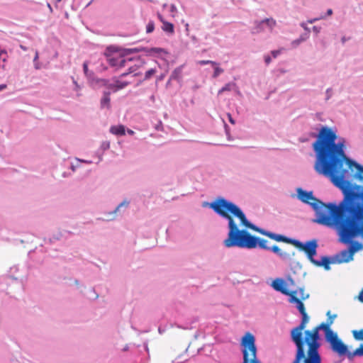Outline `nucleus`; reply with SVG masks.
<instances>
[{
    "label": "nucleus",
    "mask_w": 363,
    "mask_h": 363,
    "mask_svg": "<svg viewBox=\"0 0 363 363\" xmlns=\"http://www.w3.org/2000/svg\"><path fill=\"white\" fill-rule=\"evenodd\" d=\"M336 139L337 135L331 128L327 126L320 128L317 139L313 144V149L316 155L314 169L318 174L330 178L331 182L341 189L344 194L342 201L338 206L331 203L326 204L315 198L311 191L301 189L297 191L298 199L311 205L315 210V222L329 227L334 224L340 226L344 216L342 206L344 203H347V197L352 189L353 184L345 179L348 172L345 164L346 163L351 167L356 164L347 157L344 151V143H336Z\"/></svg>",
    "instance_id": "obj_1"
},
{
    "label": "nucleus",
    "mask_w": 363,
    "mask_h": 363,
    "mask_svg": "<svg viewBox=\"0 0 363 363\" xmlns=\"http://www.w3.org/2000/svg\"><path fill=\"white\" fill-rule=\"evenodd\" d=\"M210 207L217 214L228 220L229 232L228 238L223 241L226 247H238L252 249L258 246L261 249L271 250L284 261L291 260L295 256L296 252L293 250L283 251L277 245L270 247L267 245L268 241L267 240L252 235L245 230H239L229 213L239 218L241 224L247 228L253 230L262 235L263 234L261 232L270 233L249 222L245 213L235 203L223 198H218L210 203Z\"/></svg>",
    "instance_id": "obj_2"
},
{
    "label": "nucleus",
    "mask_w": 363,
    "mask_h": 363,
    "mask_svg": "<svg viewBox=\"0 0 363 363\" xmlns=\"http://www.w3.org/2000/svg\"><path fill=\"white\" fill-rule=\"evenodd\" d=\"M355 167L357 169L356 177L360 182L363 181V167L355 164ZM347 199V203L342 206V211L344 212L340 225L342 235L347 239L358 235L363 237V187L353 184Z\"/></svg>",
    "instance_id": "obj_3"
},
{
    "label": "nucleus",
    "mask_w": 363,
    "mask_h": 363,
    "mask_svg": "<svg viewBox=\"0 0 363 363\" xmlns=\"http://www.w3.org/2000/svg\"><path fill=\"white\" fill-rule=\"evenodd\" d=\"M330 327L327 323H322L312 330L304 332L303 357L301 359V363H321V357L318 352L319 330H323L326 333L331 330Z\"/></svg>",
    "instance_id": "obj_4"
},
{
    "label": "nucleus",
    "mask_w": 363,
    "mask_h": 363,
    "mask_svg": "<svg viewBox=\"0 0 363 363\" xmlns=\"http://www.w3.org/2000/svg\"><path fill=\"white\" fill-rule=\"evenodd\" d=\"M297 291H292V294L289 296V302L296 304V307L302 315V320L299 325L293 328L291 331V338L296 346V350L301 353L303 352V345L304 343L302 331L306 327L309 318L306 313L304 304L300 298L296 297Z\"/></svg>",
    "instance_id": "obj_5"
},
{
    "label": "nucleus",
    "mask_w": 363,
    "mask_h": 363,
    "mask_svg": "<svg viewBox=\"0 0 363 363\" xmlns=\"http://www.w3.org/2000/svg\"><path fill=\"white\" fill-rule=\"evenodd\" d=\"M261 233L263 234V235H265L277 242H283L287 244L293 245L298 250L303 251L307 255L308 259L311 262H314L313 256L316 254V248L318 247L315 240L308 241L303 244L297 240L287 238L283 235L276 234L274 233Z\"/></svg>",
    "instance_id": "obj_6"
},
{
    "label": "nucleus",
    "mask_w": 363,
    "mask_h": 363,
    "mask_svg": "<svg viewBox=\"0 0 363 363\" xmlns=\"http://www.w3.org/2000/svg\"><path fill=\"white\" fill-rule=\"evenodd\" d=\"M240 344L242 347H246L248 350V353H250V363H260L257 357L255 337L252 333L249 332L246 333L242 337ZM303 357V353H301L296 350L295 359L292 363H301V359Z\"/></svg>",
    "instance_id": "obj_7"
},
{
    "label": "nucleus",
    "mask_w": 363,
    "mask_h": 363,
    "mask_svg": "<svg viewBox=\"0 0 363 363\" xmlns=\"http://www.w3.org/2000/svg\"><path fill=\"white\" fill-rule=\"evenodd\" d=\"M57 269L53 276V281L57 284H60L62 281L66 280L67 277V271L65 265L60 266V262H56Z\"/></svg>",
    "instance_id": "obj_8"
},
{
    "label": "nucleus",
    "mask_w": 363,
    "mask_h": 363,
    "mask_svg": "<svg viewBox=\"0 0 363 363\" xmlns=\"http://www.w3.org/2000/svg\"><path fill=\"white\" fill-rule=\"evenodd\" d=\"M287 283L282 279H276L272 282V287L277 291L281 294L290 296L292 294V291H289L287 289Z\"/></svg>",
    "instance_id": "obj_9"
},
{
    "label": "nucleus",
    "mask_w": 363,
    "mask_h": 363,
    "mask_svg": "<svg viewBox=\"0 0 363 363\" xmlns=\"http://www.w3.org/2000/svg\"><path fill=\"white\" fill-rule=\"evenodd\" d=\"M353 259V256L350 253V250H344L340 252L338 254L335 255L333 258V263H343V262H349Z\"/></svg>",
    "instance_id": "obj_10"
},
{
    "label": "nucleus",
    "mask_w": 363,
    "mask_h": 363,
    "mask_svg": "<svg viewBox=\"0 0 363 363\" xmlns=\"http://www.w3.org/2000/svg\"><path fill=\"white\" fill-rule=\"evenodd\" d=\"M331 348L332 350L337 352L340 355L345 354L347 352V347L345 345L342 341L340 339L334 340L333 342H332Z\"/></svg>",
    "instance_id": "obj_11"
},
{
    "label": "nucleus",
    "mask_w": 363,
    "mask_h": 363,
    "mask_svg": "<svg viewBox=\"0 0 363 363\" xmlns=\"http://www.w3.org/2000/svg\"><path fill=\"white\" fill-rule=\"evenodd\" d=\"M158 18L160 20V21L162 23V30L167 33L173 34L174 33V25L172 23L164 21L163 17L160 14L158 15Z\"/></svg>",
    "instance_id": "obj_12"
},
{
    "label": "nucleus",
    "mask_w": 363,
    "mask_h": 363,
    "mask_svg": "<svg viewBox=\"0 0 363 363\" xmlns=\"http://www.w3.org/2000/svg\"><path fill=\"white\" fill-rule=\"evenodd\" d=\"M109 131L113 135L122 136L125 134V127L123 125H112Z\"/></svg>",
    "instance_id": "obj_13"
},
{
    "label": "nucleus",
    "mask_w": 363,
    "mask_h": 363,
    "mask_svg": "<svg viewBox=\"0 0 363 363\" xmlns=\"http://www.w3.org/2000/svg\"><path fill=\"white\" fill-rule=\"evenodd\" d=\"M62 238V234L61 232H57L52 235V236L49 238H44V242L45 244H55L57 241H59Z\"/></svg>",
    "instance_id": "obj_14"
},
{
    "label": "nucleus",
    "mask_w": 363,
    "mask_h": 363,
    "mask_svg": "<svg viewBox=\"0 0 363 363\" xmlns=\"http://www.w3.org/2000/svg\"><path fill=\"white\" fill-rule=\"evenodd\" d=\"M312 263H313L315 265L318 267L323 266L325 268V269L329 270L330 268V264L333 262V261H330V259L328 257H323L321 258V262L314 259V262H312Z\"/></svg>",
    "instance_id": "obj_15"
},
{
    "label": "nucleus",
    "mask_w": 363,
    "mask_h": 363,
    "mask_svg": "<svg viewBox=\"0 0 363 363\" xmlns=\"http://www.w3.org/2000/svg\"><path fill=\"white\" fill-rule=\"evenodd\" d=\"M128 84H129V82H128L121 81L119 79H113V83L110 84L109 86L111 89L115 88L116 89L115 91H117L118 89H123Z\"/></svg>",
    "instance_id": "obj_16"
},
{
    "label": "nucleus",
    "mask_w": 363,
    "mask_h": 363,
    "mask_svg": "<svg viewBox=\"0 0 363 363\" xmlns=\"http://www.w3.org/2000/svg\"><path fill=\"white\" fill-rule=\"evenodd\" d=\"M111 107V98L110 93L105 92L101 99V108H109Z\"/></svg>",
    "instance_id": "obj_17"
},
{
    "label": "nucleus",
    "mask_w": 363,
    "mask_h": 363,
    "mask_svg": "<svg viewBox=\"0 0 363 363\" xmlns=\"http://www.w3.org/2000/svg\"><path fill=\"white\" fill-rule=\"evenodd\" d=\"M255 24V26L253 28V30L252 32V33H259L264 31V20L261 21H256Z\"/></svg>",
    "instance_id": "obj_18"
},
{
    "label": "nucleus",
    "mask_w": 363,
    "mask_h": 363,
    "mask_svg": "<svg viewBox=\"0 0 363 363\" xmlns=\"http://www.w3.org/2000/svg\"><path fill=\"white\" fill-rule=\"evenodd\" d=\"M182 69L181 67H178L177 69H175L172 74H171V77H170V79H175V80H179L181 79L182 78Z\"/></svg>",
    "instance_id": "obj_19"
},
{
    "label": "nucleus",
    "mask_w": 363,
    "mask_h": 363,
    "mask_svg": "<svg viewBox=\"0 0 363 363\" xmlns=\"http://www.w3.org/2000/svg\"><path fill=\"white\" fill-rule=\"evenodd\" d=\"M325 338H326V340L328 342H330V345L332 344V342H333V340L335 339V340H338L339 339L337 337V334L333 333L331 330L325 333Z\"/></svg>",
    "instance_id": "obj_20"
},
{
    "label": "nucleus",
    "mask_w": 363,
    "mask_h": 363,
    "mask_svg": "<svg viewBox=\"0 0 363 363\" xmlns=\"http://www.w3.org/2000/svg\"><path fill=\"white\" fill-rule=\"evenodd\" d=\"M264 25H266L270 31H272L273 28L276 26L277 22L272 18H265L264 20Z\"/></svg>",
    "instance_id": "obj_21"
},
{
    "label": "nucleus",
    "mask_w": 363,
    "mask_h": 363,
    "mask_svg": "<svg viewBox=\"0 0 363 363\" xmlns=\"http://www.w3.org/2000/svg\"><path fill=\"white\" fill-rule=\"evenodd\" d=\"M362 247V245L358 242H354L350 245L349 247V250L352 256H354V254L357 252L359 250H360Z\"/></svg>",
    "instance_id": "obj_22"
},
{
    "label": "nucleus",
    "mask_w": 363,
    "mask_h": 363,
    "mask_svg": "<svg viewBox=\"0 0 363 363\" xmlns=\"http://www.w3.org/2000/svg\"><path fill=\"white\" fill-rule=\"evenodd\" d=\"M352 335L356 340L363 341V329H361L359 330H353Z\"/></svg>",
    "instance_id": "obj_23"
},
{
    "label": "nucleus",
    "mask_w": 363,
    "mask_h": 363,
    "mask_svg": "<svg viewBox=\"0 0 363 363\" xmlns=\"http://www.w3.org/2000/svg\"><path fill=\"white\" fill-rule=\"evenodd\" d=\"M120 56H111L108 57V61L111 66L112 67H118V61Z\"/></svg>",
    "instance_id": "obj_24"
},
{
    "label": "nucleus",
    "mask_w": 363,
    "mask_h": 363,
    "mask_svg": "<svg viewBox=\"0 0 363 363\" xmlns=\"http://www.w3.org/2000/svg\"><path fill=\"white\" fill-rule=\"evenodd\" d=\"M132 60H133L132 58L125 59L123 57L120 56L119 59L118 60V67H124L128 62H130Z\"/></svg>",
    "instance_id": "obj_25"
},
{
    "label": "nucleus",
    "mask_w": 363,
    "mask_h": 363,
    "mask_svg": "<svg viewBox=\"0 0 363 363\" xmlns=\"http://www.w3.org/2000/svg\"><path fill=\"white\" fill-rule=\"evenodd\" d=\"M242 354H243V362L242 363H250V353H248V350L246 347H242Z\"/></svg>",
    "instance_id": "obj_26"
},
{
    "label": "nucleus",
    "mask_w": 363,
    "mask_h": 363,
    "mask_svg": "<svg viewBox=\"0 0 363 363\" xmlns=\"http://www.w3.org/2000/svg\"><path fill=\"white\" fill-rule=\"evenodd\" d=\"M235 86V84H232V83L226 84L223 88H221L218 91V94H221L224 91H230L232 89L233 86Z\"/></svg>",
    "instance_id": "obj_27"
},
{
    "label": "nucleus",
    "mask_w": 363,
    "mask_h": 363,
    "mask_svg": "<svg viewBox=\"0 0 363 363\" xmlns=\"http://www.w3.org/2000/svg\"><path fill=\"white\" fill-rule=\"evenodd\" d=\"M213 67H214V72H213V78H216L218 77L221 73H223L224 72L223 69L219 67L217 65H213Z\"/></svg>",
    "instance_id": "obj_28"
},
{
    "label": "nucleus",
    "mask_w": 363,
    "mask_h": 363,
    "mask_svg": "<svg viewBox=\"0 0 363 363\" xmlns=\"http://www.w3.org/2000/svg\"><path fill=\"white\" fill-rule=\"evenodd\" d=\"M154 29H155L154 22L152 21H149L146 26V32L147 33H150L153 32Z\"/></svg>",
    "instance_id": "obj_29"
},
{
    "label": "nucleus",
    "mask_w": 363,
    "mask_h": 363,
    "mask_svg": "<svg viewBox=\"0 0 363 363\" xmlns=\"http://www.w3.org/2000/svg\"><path fill=\"white\" fill-rule=\"evenodd\" d=\"M327 315L328 316V318L327 319L326 323L330 326L333 323L334 319L336 318L337 315H331L330 311L327 313Z\"/></svg>",
    "instance_id": "obj_30"
},
{
    "label": "nucleus",
    "mask_w": 363,
    "mask_h": 363,
    "mask_svg": "<svg viewBox=\"0 0 363 363\" xmlns=\"http://www.w3.org/2000/svg\"><path fill=\"white\" fill-rule=\"evenodd\" d=\"M155 73H156V70L155 69H150L147 70L145 74V80L149 79Z\"/></svg>",
    "instance_id": "obj_31"
},
{
    "label": "nucleus",
    "mask_w": 363,
    "mask_h": 363,
    "mask_svg": "<svg viewBox=\"0 0 363 363\" xmlns=\"http://www.w3.org/2000/svg\"><path fill=\"white\" fill-rule=\"evenodd\" d=\"M353 355L363 356V345H361L359 348L355 350Z\"/></svg>",
    "instance_id": "obj_32"
},
{
    "label": "nucleus",
    "mask_w": 363,
    "mask_h": 363,
    "mask_svg": "<svg viewBox=\"0 0 363 363\" xmlns=\"http://www.w3.org/2000/svg\"><path fill=\"white\" fill-rule=\"evenodd\" d=\"M198 64H199L201 65H207V64H211L212 65H217V62H216L214 61H211V60H200L198 62Z\"/></svg>",
    "instance_id": "obj_33"
},
{
    "label": "nucleus",
    "mask_w": 363,
    "mask_h": 363,
    "mask_svg": "<svg viewBox=\"0 0 363 363\" xmlns=\"http://www.w3.org/2000/svg\"><path fill=\"white\" fill-rule=\"evenodd\" d=\"M299 294L301 296V300H305L308 298V294H305L303 289H299Z\"/></svg>",
    "instance_id": "obj_34"
},
{
    "label": "nucleus",
    "mask_w": 363,
    "mask_h": 363,
    "mask_svg": "<svg viewBox=\"0 0 363 363\" xmlns=\"http://www.w3.org/2000/svg\"><path fill=\"white\" fill-rule=\"evenodd\" d=\"M135 70H136V69L134 68L133 67H130L128 69V72L123 73L120 77H123L126 76L127 74L135 72Z\"/></svg>",
    "instance_id": "obj_35"
},
{
    "label": "nucleus",
    "mask_w": 363,
    "mask_h": 363,
    "mask_svg": "<svg viewBox=\"0 0 363 363\" xmlns=\"http://www.w3.org/2000/svg\"><path fill=\"white\" fill-rule=\"evenodd\" d=\"M129 204V203L128 201H123L122 202L120 205L118 206V207L116 208L115 210V212H116L117 211H118V209L120 208V207L121 206H128Z\"/></svg>",
    "instance_id": "obj_36"
},
{
    "label": "nucleus",
    "mask_w": 363,
    "mask_h": 363,
    "mask_svg": "<svg viewBox=\"0 0 363 363\" xmlns=\"http://www.w3.org/2000/svg\"><path fill=\"white\" fill-rule=\"evenodd\" d=\"M271 53H272L273 57L276 58L281 53V50H273V51H272Z\"/></svg>",
    "instance_id": "obj_37"
},
{
    "label": "nucleus",
    "mask_w": 363,
    "mask_h": 363,
    "mask_svg": "<svg viewBox=\"0 0 363 363\" xmlns=\"http://www.w3.org/2000/svg\"><path fill=\"white\" fill-rule=\"evenodd\" d=\"M163 50L162 48H154L151 49V51H152L155 53H160Z\"/></svg>",
    "instance_id": "obj_38"
},
{
    "label": "nucleus",
    "mask_w": 363,
    "mask_h": 363,
    "mask_svg": "<svg viewBox=\"0 0 363 363\" xmlns=\"http://www.w3.org/2000/svg\"><path fill=\"white\" fill-rule=\"evenodd\" d=\"M358 299L360 302L363 303V289L358 295Z\"/></svg>",
    "instance_id": "obj_39"
},
{
    "label": "nucleus",
    "mask_w": 363,
    "mask_h": 363,
    "mask_svg": "<svg viewBox=\"0 0 363 363\" xmlns=\"http://www.w3.org/2000/svg\"><path fill=\"white\" fill-rule=\"evenodd\" d=\"M271 57L269 55L264 57V61L267 65H269L271 62Z\"/></svg>",
    "instance_id": "obj_40"
},
{
    "label": "nucleus",
    "mask_w": 363,
    "mask_h": 363,
    "mask_svg": "<svg viewBox=\"0 0 363 363\" xmlns=\"http://www.w3.org/2000/svg\"><path fill=\"white\" fill-rule=\"evenodd\" d=\"M227 115H228V120H229L230 123H232V124H235V121L232 118L231 114L230 113H228Z\"/></svg>",
    "instance_id": "obj_41"
},
{
    "label": "nucleus",
    "mask_w": 363,
    "mask_h": 363,
    "mask_svg": "<svg viewBox=\"0 0 363 363\" xmlns=\"http://www.w3.org/2000/svg\"><path fill=\"white\" fill-rule=\"evenodd\" d=\"M6 50L5 49L0 48V58L2 57V55H6Z\"/></svg>",
    "instance_id": "obj_42"
},
{
    "label": "nucleus",
    "mask_w": 363,
    "mask_h": 363,
    "mask_svg": "<svg viewBox=\"0 0 363 363\" xmlns=\"http://www.w3.org/2000/svg\"><path fill=\"white\" fill-rule=\"evenodd\" d=\"M7 57H8V55L7 54H6V55H2V57L0 58V61H2L3 64H4V62H6V60H7Z\"/></svg>",
    "instance_id": "obj_43"
},
{
    "label": "nucleus",
    "mask_w": 363,
    "mask_h": 363,
    "mask_svg": "<svg viewBox=\"0 0 363 363\" xmlns=\"http://www.w3.org/2000/svg\"><path fill=\"white\" fill-rule=\"evenodd\" d=\"M7 87V85L6 84H0V91H4Z\"/></svg>",
    "instance_id": "obj_44"
},
{
    "label": "nucleus",
    "mask_w": 363,
    "mask_h": 363,
    "mask_svg": "<svg viewBox=\"0 0 363 363\" xmlns=\"http://www.w3.org/2000/svg\"><path fill=\"white\" fill-rule=\"evenodd\" d=\"M287 281H288V282H289L291 285H294V281L293 280V279H292V278L289 277V278L287 279Z\"/></svg>",
    "instance_id": "obj_45"
},
{
    "label": "nucleus",
    "mask_w": 363,
    "mask_h": 363,
    "mask_svg": "<svg viewBox=\"0 0 363 363\" xmlns=\"http://www.w3.org/2000/svg\"><path fill=\"white\" fill-rule=\"evenodd\" d=\"M9 277L12 279H13V280H16V281L18 279V277H15L13 275H9Z\"/></svg>",
    "instance_id": "obj_46"
},
{
    "label": "nucleus",
    "mask_w": 363,
    "mask_h": 363,
    "mask_svg": "<svg viewBox=\"0 0 363 363\" xmlns=\"http://www.w3.org/2000/svg\"><path fill=\"white\" fill-rule=\"evenodd\" d=\"M127 132L129 135H133L134 134V131L130 130V129H128L127 130Z\"/></svg>",
    "instance_id": "obj_47"
},
{
    "label": "nucleus",
    "mask_w": 363,
    "mask_h": 363,
    "mask_svg": "<svg viewBox=\"0 0 363 363\" xmlns=\"http://www.w3.org/2000/svg\"><path fill=\"white\" fill-rule=\"evenodd\" d=\"M332 13H333V11H332V9H328V10L327 11V14H328V16L332 15Z\"/></svg>",
    "instance_id": "obj_48"
},
{
    "label": "nucleus",
    "mask_w": 363,
    "mask_h": 363,
    "mask_svg": "<svg viewBox=\"0 0 363 363\" xmlns=\"http://www.w3.org/2000/svg\"><path fill=\"white\" fill-rule=\"evenodd\" d=\"M1 68L2 69L5 70V69H6V66H5V65H4V64H2V65H1V64H0V69H1Z\"/></svg>",
    "instance_id": "obj_49"
},
{
    "label": "nucleus",
    "mask_w": 363,
    "mask_h": 363,
    "mask_svg": "<svg viewBox=\"0 0 363 363\" xmlns=\"http://www.w3.org/2000/svg\"><path fill=\"white\" fill-rule=\"evenodd\" d=\"M10 270L11 272H12L13 270L17 271L18 268L16 267H11Z\"/></svg>",
    "instance_id": "obj_50"
},
{
    "label": "nucleus",
    "mask_w": 363,
    "mask_h": 363,
    "mask_svg": "<svg viewBox=\"0 0 363 363\" xmlns=\"http://www.w3.org/2000/svg\"><path fill=\"white\" fill-rule=\"evenodd\" d=\"M66 174H67V172H63L62 174V177H66Z\"/></svg>",
    "instance_id": "obj_51"
},
{
    "label": "nucleus",
    "mask_w": 363,
    "mask_h": 363,
    "mask_svg": "<svg viewBox=\"0 0 363 363\" xmlns=\"http://www.w3.org/2000/svg\"><path fill=\"white\" fill-rule=\"evenodd\" d=\"M84 71H86V69H87V65L86 64H84Z\"/></svg>",
    "instance_id": "obj_52"
},
{
    "label": "nucleus",
    "mask_w": 363,
    "mask_h": 363,
    "mask_svg": "<svg viewBox=\"0 0 363 363\" xmlns=\"http://www.w3.org/2000/svg\"><path fill=\"white\" fill-rule=\"evenodd\" d=\"M65 16L66 18H68V12L67 11L65 12Z\"/></svg>",
    "instance_id": "obj_53"
},
{
    "label": "nucleus",
    "mask_w": 363,
    "mask_h": 363,
    "mask_svg": "<svg viewBox=\"0 0 363 363\" xmlns=\"http://www.w3.org/2000/svg\"><path fill=\"white\" fill-rule=\"evenodd\" d=\"M38 54H36L35 57H34V61L38 59Z\"/></svg>",
    "instance_id": "obj_54"
},
{
    "label": "nucleus",
    "mask_w": 363,
    "mask_h": 363,
    "mask_svg": "<svg viewBox=\"0 0 363 363\" xmlns=\"http://www.w3.org/2000/svg\"><path fill=\"white\" fill-rule=\"evenodd\" d=\"M342 43H345V37H343V38H342Z\"/></svg>",
    "instance_id": "obj_55"
},
{
    "label": "nucleus",
    "mask_w": 363,
    "mask_h": 363,
    "mask_svg": "<svg viewBox=\"0 0 363 363\" xmlns=\"http://www.w3.org/2000/svg\"><path fill=\"white\" fill-rule=\"evenodd\" d=\"M48 7H49L50 9H52V8H51V6H50V4H48Z\"/></svg>",
    "instance_id": "obj_56"
},
{
    "label": "nucleus",
    "mask_w": 363,
    "mask_h": 363,
    "mask_svg": "<svg viewBox=\"0 0 363 363\" xmlns=\"http://www.w3.org/2000/svg\"><path fill=\"white\" fill-rule=\"evenodd\" d=\"M74 83L76 84L77 86H78L77 83H76V81H74Z\"/></svg>",
    "instance_id": "obj_57"
},
{
    "label": "nucleus",
    "mask_w": 363,
    "mask_h": 363,
    "mask_svg": "<svg viewBox=\"0 0 363 363\" xmlns=\"http://www.w3.org/2000/svg\"><path fill=\"white\" fill-rule=\"evenodd\" d=\"M60 1H61V0H57L56 1H57V2H60Z\"/></svg>",
    "instance_id": "obj_58"
}]
</instances>
